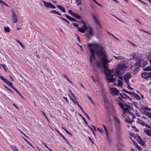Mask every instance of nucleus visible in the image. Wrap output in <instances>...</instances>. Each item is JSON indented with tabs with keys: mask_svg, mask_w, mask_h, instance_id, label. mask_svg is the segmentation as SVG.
Listing matches in <instances>:
<instances>
[{
	"mask_svg": "<svg viewBox=\"0 0 151 151\" xmlns=\"http://www.w3.org/2000/svg\"><path fill=\"white\" fill-rule=\"evenodd\" d=\"M93 47L95 48H90V52L94 60H96L95 54L99 59L100 61H97L96 65L99 68L103 67L104 68L103 72L106 76H122L124 74V71L127 68V67L124 64L118 65L115 69H108L107 65L109 61L106 59L107 55L104 48L96 43L93 44Z\"/></svg>",
	"mask_w": 151,
	"mask_h": 151,
	"instance_id": "nucleus-1",
	"label": "nucleus"
},
{
	"mask_svg": "<svg viewBox=\"0 0 151 151\" xmlns=\"http://www.w3.org/2000/svg\"><path fill=\"white\" fill-rule=\"evenodd\" d=\"M0 78L5 83L7 84L9 86L12 87L13 89H14L16 92L19 94L23 98V96L12 85V83L10 81H9L7 79L4 78L3 76H0Z\"/></svg>",
	"mask_w": 151,
	"mask_h": 151,
	"instance_id": "nucleus-2",
	"label": "nucleus"
},
{
	"mask_svg": "<svg viewBox=\"0 0 151 151\" xmlns=\"http://www.w3.org/2000/svg\"><path fill=\"white\" fill-rule=\"evenodd\" d=\"M142 60L141 59H138V61L135 63V67L136 69H134L133 71L134 74L135 75V73L138 71V69L141 67Z\"/></svg>",
	"mask_w": 151,
	"mask_h": 151,
	"instance_id": "nucleus-3",
	"label": "nucleus"
},
{
	"mask_svg": "<svg viewBox=\"0 0 151 151\" xmlns=\"http://www.w3.org/2000/svg\"><path fill=\"white\" fill-rule=\"evenodd\" d=\"M92 19L93 21L96 23L98 25H99L100 27L102 28V27L101 25V23L99 22L98 18L96 15L93 14H92Z\"/></svg>",
	"mask_w": 151,
	"mask_h": 151,
	"instance_id": "nucleus-4",
	"label": "nucleus"
},
{
	"mask_svg": "<svg viewBox=\"0 0 151 151\" xmlns=\"http://www.w3.org/2000/svg\"><path fill=\"white\" fill-rule=\"evenodd\" d=\"M106 76V79L108 83H113L115 80L116 77L115 76Z\"/></svg>",
	"mask_w": 151,
	"mask_h": 151,
	"instance_id": "nucleus-5",
	"label": "nucleus"
},
{
	"mask_svg": "<svg viewBox=\"0 0 151 151\" xmlns=\"http://www.w3.org/2000/svg\"><path fill=\"white\" fill-rule=\"evenodd\" d=\"M110 90L111 94L113 95H117L119 94V91L117 88H110Z\"/></svg>",
	"mask_w": 151,
	"mask_h": 151,
	"instance_id": "nucleus-6",
	"label": "nucleus"
},
{
	"mask_svg": "<svg viewBox=\"0 0 151 151\" xmlns=\"http://www.w3.org/2000/svg\"><path fill=\"white\" fill-rule=\"evenodd\" d=\"M119 79L118 80L117 86H121L123 85L122 81L123 76H118Z\"/></svg>",
	"mask_w": 151,
	"mask_h": 151,
	"instance_id": "nucleus-7",
	"label": "nucleus"
},
{
	"mask_svg": "<svg viewBox=\"0 0 151 151\" xmlns=\"http://www.w3.org/2000/svg\"><path fill=\"white\" fill-rule=\"evenodd\" d=\"M65 17L69 20L72 21H74V22H80V21H78L74 18H73L72 17H71L70 16L66 14H65Z\"/></svg>",
	"mask_w": 151,
	"mask_h": 151,
	"instance_id": "nucleus-8",
	"label": "nucleus"
},
{
	"mask_svg": "<svg viewBox=\"0 0 151 151\" xmlns=\"http://www.w3.org/2000/svg\"><path fill=\"white\" fill-rule=\"evenodd\" d=\"M12 18L13 20V22L14 23H16L18 21L17 17L14 12L13 13Z\"/></svg>",
	"mask_w": 151,
	"mask_h": 151,
	"instance_id": "nucleus-9",
	"label": "nucleus"
},
{
	"mask_svg": "<svg viewBox=\"0 0 151 151\" xmlns=\"http://www.w3.org/2000/svg\"><path fill=\"white\" fill-rule=\"evenodd\" d=\"M137 138H138V143L140 144L142 146H145V143L141 139L140 137L138 135Z\"/></svg>",
	"mask_w": 151,
	"mask_h": 151,
	"instance_id": "nucleus-10",
	"label": "nucleus"
},
{
	"mask_svg": "<svg viewBox=\"0 0 151 151\" xmlns=\"http://www.w3.org/2000/svg\"><path fill=\"white\" fill-rule=\"evenodd\" d=\"M80 22H81L83 24H84V25H83L82 26V27H83V29L85 31V32L86 31H87L88 29V27L86 26V22H84V21L83 20H81L80 21Z\"/></svg>",
	"mask_w": 151,
	"mask_h": 151,
	"instance_id": "nucleus-11",
	"label": "nucleus"
},
{
	"mask_svg": "<svg viewBox=\"0 0 151 151\" xmlns=\"http://www.w3.org/2000/svg\"><path fill=\"white\" fill-rule=\"evenodd\" d=\"M124 80L127 83H129V81L131 76H123Z\"/></svg>",
	"mask_w": 151,
	"mask_h": 151,
	"instance_id": "nucleus-12",
	"label": "nucleus"
},
{
	"mask_svg": "<svg viewBox=\"0 0 151 151\" xmlns=\"http://www.w3.org/2000/svg\"><path fill=\"white\" fill-rule=\"evenodd\" d=\"M144 132L147 135L151 137V130L149 129H145Z\"/></svg>",
	"mask_w": 151,
	"mask_h": 151,
	"instance_id": "nucleus-13",
	"label": "nucleus"
},
{
	"mask_svg": "<svg viewBox=\"0 0 151 151\" xmlns=\"http://www.w3.org/2000/svg\"><path fill=\"white\" fill-rule=\"evenodd\" d=\"M56 6L63 13L65 12V9L64 7H63L61 5H56Z\"/></svg>",
	"mask_w": 151,
	"mask_h": 151,
	"instance_id": "nucleus-14",
	"label": "nucleus"
},
{
	"mask_svg": "<svg viewBox=\"0 0 151 151\" xmlns=\"http://www.w3.org/2000/svg\"><path fill=\"white\" fill-rule=\"evenodd\" d=\"M119 105L121 108L124 111V112H126V109L125 108V107H124V104L122 102H120L119 103Z\"/></svg>",
	"mask_w": 151,
	"mask_h": 151,
	"instance_id": "nucleus-15",
	"label": "nucleus"
},
{
	"mask_svg": "<svg viewBox=\"0 0 151 151\" xmlns=\"http://www.w3.org/2000/svg\"><path fill=\"white\" fill-rule=\"evenodd\" d=\"M122 91L124 92H125L126 93H128L131 96V97H132L133 95V93H134V92H131L130 91H127L126 89H123Z\"/></svg>",
	"mask_w": 151,
	"mask_h": 151,
	"instance_id": "nucleus-16",
	"label": "nucleus"
},
{
	"mask_svg": "<svg viewBox=\"0 0 151 151\" xmlns=\"http://www.w3.org/2000/svg\"><path fill=\"white\" fill-rule=\"evenodd\" d=\"M132 97H134L136 98L138 100H139L141 99V97L139 96V95L137 94H136L135 92L133 93Z\"/></svg>",
	"mask_w": 151,
	"mask_h": 151,
	"instance_id": "nucleus-17",
	"label": "nucleus"
},
{
	"mask_svg": "<svg viewBox=\"0 0 151 151\" xmlns=\"http://www.w3.org/2000/svg\"><path fill=\"white\" fill-rule=\"evenodd\" d=\"M42 1L44 4L45 6L47 8H49L50 6V2H46L44 1Z\"/></svg>",
	"mask_w": 151,
	"mask_h": 151,
	"instance_id": "nucleus-18",
	"label": "nucleus"
},
{
	"mask_svg": "<svg viewBox=\"0 0 151 151\" xmlns=\"http://www.w3.org/2000/svg\"><path fill=\"white\" fill-rule=\"evenodd\" d=\"M73 16L77 19H82L81 17L79 15L76 13H74L73 15Z\"/></svg>",
	"mask_w": 151,
	"mask_h": 151,
	"instance_id": "nucleus-19",
	"label": "nucleus"
},
{
	"mask_svg": "<svg viewBox=\"0 0 151 151\" xmlns=\"http://www.w3.org/2000/svg\"><path fill=\"white\" fill-rule=\"evenodd\" d=\"M90 30L89 31V33L91 36H92L93 35V29L91 27H89Z\"/></svg>",
	"mask_w": 151,
	"mask_h": 151,
	"instance_id": "nucleus-20",
	"label": "nucleus"
},
{
	"mask_svg": "<svg viewBox=\"0 0 151 151\" xmlns=\"http://www.w3.org/2000/svg\"><path fill=\"white\" fill-rule=\"evenodd\" d=\"M137 119L138 120V123L142 125L143 126H145V123L144 122L142 121V120L139 119V118H137Z\"/></svg>",
	"mask_w": 151,
	"mask_h": 151,
	"instance_id": "nucleus-21",
	"label": "nucleus"
},
{
	"mask_svg": "<svg viewBox=\"0 0 151 151\" xmlns=\"http://www.w3.org/2000/svg\"><path fill=\"white\" fill-rule=\"evenodd\" d=\"M78 30L82 33H84L85 32V31L82 27H79L78 28Z\"/></svg>",
	"mask_w": 151,
	"mask_h": 151,
	"instance_id": "nucleus-22",
	"label": "nucleus"
},
{
	"mask_svg": "<svg viewBox=\"0 0 151 151\" xmlns=\"http://www.w3.org/2000/svg\"><path fill=\"white\" fill-rule=\"evenodd\" d=\"M50 12L52 13H53L55 14H56L60 16H61L62 14L59 13L58 12L55 10H52L50 11Z\"/></svg>",
	"mask_w": 151,
	"mask_h": 151,
	"instance_id": "nucleus-23",
	"label": "nucleus"
},
{
	"mask_svg": "<svg viewBox=\"0 0 151 151\" xmlns=\"http://www.w3.org/2000/svg\"><path fill=\"white\" fill-rule=\"evenodd\" d=\"M151 76V72H144L142 73L141 76Z\"/></svg>",
	"mask_w": 151,
	"mask_h": 151,
	"instance_id": "nucleus-24",
	"label": "nucleus"
},
{
	"mask_svg": "<svg viewBox=\"0 0 151 151\" xmlns=\"http://www.w3.org/2000/svg\"><path fill=\"white\" fill-rule=\"evenodd\" d=\"M114 58L117 60H122L124 59V58L121 56H114Z\"/></svg>",
	"mask_w": 151,
	"mask_h": 151,
	"instance_id": "nucleus-25",
	"label": "nucleus"
},
{
	"mask_svg": "<svg viewBox=\"0 0 151 151\" xmlns=\"http://www.w3.org/2000/svg\"><path fill=\"white\" fill-rule=\"evenodd\" d=\"M11 146L12 148V150L14 151H19V150L17 149V147L16 146L11 145Z\"/></svg>",
	"mask_w": 151,
	"mask_h": 151,
	"instance_id": "nucleus-26",
	"label": "nucleus"
},
{
	"mask_svg": "<svg viewBox=\"0 0 151 151\" xmlns=\"http://www.w3.org/2000/svg\"><path fill=\"white\" fill-rule=\"evenodd\" d=\"M0 4L2 5H5L8 7H9L7 4L4 1L1 0L0 1Z\"/></svg>",
	"mask_w": 151,
	"mask_h": 151,
	"instance_id": "nucleus-27",
	"label": "nucleus"
},
{
	"mask_svg": "<svg viewBox=\"0 0 151 151\" xmlns=\"http://www.w3.org/2000/svg\"><path fill=\"white\" fill-rule=\"evenodd\" d=\"M4 30L6 32H9L10 31V28L8 27H4Z\"/></svg>",
	"mask_w": 151,
	"mask_h": 151,
	"instance_id": "nucleus-28",
	"label": "nucleus"
},
{
	"mask_svg": "<svg viewBox=\"0 0 151 151\" xmlns=\"http://www.w3.org/2000/svg\"><path fill=\"white\" fill-rule=\"evenodd\" d=\"M59 18L61 19H62V20H63L64 22H65L66 23H67L68 24H70L68 20H67V19H65L64 18L62 17H59Z\"/></svg>",
	"mask_w": 151,
	"mask_h": 151,
	"instance_id": "nucleus-29",
	"label": "nucleus"
},
{
	"mask_svg": "<svg viewBox=\"0 0 151 151\" xmlns=\"http://www.w3.org/2000/svg\"><path fill=\"white\" fill-rule=\"evenodd\" d=\"M137 148L138 150L139 151H140L142 150V148L137 144V143L136 144L134 145Z\"/></svg>",
	"mask_w": 151,
	"mask_h": 151,
	"instance_id": "nucleus-30",
	"label": "nucleus"
},
{
	"mask_svg": "<svg viewBox=\"0 0 151 151\" xmlns=\"http://www.w3.org/2000/svg\"><path fill=\"white\" fill-rule=\"evenodd\" d=\"M114 120L119 124H121V122L119 119L116 117H114Z\"/></svg>",
	"mask_w": 151,
	"mask_h": 151,
	"instance_id": "nucleus-31",
	"label": "nucleus"
},
{
	"mask_svg": "<svg viewBox=\"0 0 151 151\" xmlns=\"http://www.w3.org/2000/svg\"><path fill=\"white\" fill-rule=\"evenodd\" d=\"M57 132L58 133L63 137V138L65 141H67V140L65 138V137L58 130H56Z\"/></svg>",
	"mask_w": 151,
	"mask_h": 151,
	"instance_id": "nucleus-32",
	"label": "nucleus"
},
{
	"mask_svg": "<svg viewBox=\"0 0 151 151\" xmlns=\"http://www.w3.org/2000/svg\"><path fill=\"white\" fill-rule=\"evenodd\" d=\"M22 138L24 140L26 141L31 147H33L34 149H35L34 147L32 146V145L26 139L24 138L23 137H22Z\"/></svg>",
	"mask_w": 151,
	"mask_h": 151,
	"instance_id": "nucleus-33",
	"label": "nucleus"
},
{
	"mask_svg": "<svg viewBox=\"0 0 151 151\" xmlns=\"http://www.w3.org/2000/svg\"><path fill=\"white\" fill-rule=\"evenodd\" d=\"M103 127L104 128V130L105 131V132L106 133V135H107L108 134V133L106 127L105 125L104 124H103Z\"/></svg>",
	"mask_w": 151,
	"mask_h": 151,
	"instance_id": "nucleus-34",
	"label": "nucleus"
},
{
	"mask_svg": "<svg viewBox=\"0 0 151 151\" xmlns=\"http://www.w3.org/2000/svg\"><path fill=\"white\" fill-rule=\"evenodd\" d=\"M145 71H149L151 70V68L150 66H148L144 69Z\"/></svg>",
	"mask_w": 151,
	"mask_h": 151,
	"instance_id": "nucleus-35",
	"label": "nucleus"
},
{
	"mask_svg": "<svg viewBox=\"0 0 151 151\" xmlns=\"http://www.w3.org/2000/svg\"><path fill=\"white\" fill-rule=\"evenodd\" d=\"M119 95H120V96H121V97L123 99H127V96L124 95L123 94V93H119Z\"/></svg>",
	"mask_w": 151,
	"mask_h": 151,
	"instance_id": "nucleus-36",
	"label": "nucleus"
},
{
	"mask_svg": "<svg viewBox=\"0 0 151 151\" xmlns=\"http://www.w3.org/2000/svg\"><path fill=\"white\" fill-rule=\"evenodd\" d=\"M125 121H126L128 123H129L130 124H132V122L134 121V120H132L131 121H129L128 119H126Z\"/></svg>",
	"mask_w": 151,
	"mask_h": 151,
	"instance_id": "nucleus-37",
	"label": "nucleus"
},
{
	"mask_svg": "<svg viewBox=\"0 0 151 151\" xmlns=\"http://www.w3.org/2000/svg\"><path fill=\"white\" fill-rule=\"evenodd\" d=\"M106 136L108 139L107 142L109 144H110L111 143V140L109 137V134L106 135Z\"/></svg>",
	"mask_w": 151,
	"mask_h": 151,
	"instance_id": "nucleus-38",
	"label": "nucleus"
},
{
	"mask_svg": "<svg viewBox=\"0 0 151 151\" xmlns=\"http://www.w3.org/2000/svg\"><path fill=\"white\" fill-rule=\"evenodd\" d=\"M17 42L19 44V45H21V46L23 47V48H24L25 47L24 45L22 44V43L19 40H17Z\"/></svg>",
	"mask_w": 151,
	"mask_h": 151,
	"instance_id": "nucleus-39",
	"label": "nucleus"
},
{
	"mask_svg": "<svg viewBox=\"0 0 151 151\" xmlns=\"http://www.w3.org/2000/svg\"><path fill=\"white\" fill-rule=\"evenodd\" d=\"M87 126L91 130V131H92L93 134L95 136L96 134H95V132H94L93 130V129L91 127H90L89 125H88Z\"/></svg>",
	"mask_w": 151,
	"mask_h": 151,
	"instance_id": "nucleus-40",
	"label": "nucleus"
},
{
	"mask_svg": "<svg viewBox=\"0 0 151 151\" xmlns=\"http://www.w3.org/2000/svg\"><path fill=\"white\" fill-rule=\"evenodd\" d=\"M145 112H146V114H144V115L147 116L148 117L150 116V115L151 114V113H150L149 112L147 111H145Z\"/></svg>",
	"mask_w": 151,
	"mask_h": 151,
	"instance_id": "nucleus-41",
	"label": "nucleus"
},
{
	"mask_svg": "<svg viewBox=\"0 0 151 151\" xmlns=\"http://www.w3.org/2000/svg\"><path fill=\"white\" fill-rule=\"evenodd\" d=\"M144 109L145 110H147L151 111V109L147 106H145L144 107Z\"/></svg>",
	"mask_w": 151,
	"mask_h": 151,
	"instance_id": "nucleus-42",
	"label": "nucleus"
},
{
	"mask_svg": "<svg viewBox=\"0 0 151 151\" xmlns=\"http://www.w3.org/2000/svg\"><path fill=\"white\" fill-rule=\"evenodd\" d=\"M137 104H138V103H137L136 102L133 101L132 103V104H131L132 105H133V104H134L135 106L137 108Z\"/></svg>",
	"mask_w": 151,
	"mask_h": 151,
	"instance_id": "nucleus-43",
	"label": "nucleus"
},
{
	"mask_svg": "<svg viewBox=\"0 0 151 151\" xmlns=\"http://www.w3.org/2000/svg\"><path fill=\"white\" fill-rule=\"evenodd\" d=\"M87 96L88 97V98L90 100L91 102L93 104H95L94 103L92 100V99L91 97H90L88 95H87Z\"/></svg>",
	"mask_w": 151,
	"mask_h": 151,
	"instance_id": "nucleus-44",
	"label": "nucleus"
},
{
	"mask_svg": "<svg viewBox=\"0 0 151 151\" xmlns=\"http://www.w3.org/2000/svg\"><path fill=\"white\" fill-rule=\"evenodd\" d=\"M127 87L128 88L129 90H133L134 88H132L131 86L129 85V84H128L127 86Z\"/></svg>",
	"mask_w": 151,
	"mask_h": 151,
	"instance_id": "nucleus-45",
	"label": "nucleus"
},
{
	"mask_svg": "<svg viewBox=\"0 0 151 151\" xmlns=\"http://www.w3.org/2000/svg\"><path fill=\"white\" fill-rule=\"evenodd\" d=\"M49 8L52 9H55V6L50 3Z\"/></svg>",
	"mask_w": 151,
	"mask_h": 151,
	"instance_id": "nucleus-46",
	"label": "nucleus"
},
{
	"mask_svg": "<svg viewBox=\"0 0 151 151\" xmlns=\"http://www.w3.org/2000/svg\"><path fill=\"white\" fill-rule=\"evenodd\" d=\"M142 78H144L146 79H148L149 78H150L151 77V76H142Z\"/></svg>",
	"mask_w": 151,
	"mask_h": 151,
	"instance_id": "nucleus-47",
	"label": "nucleus"
},
{
	"mask_svg": "<svg viewBox=\"0 0 151 151\" xmlns=\"http://www.w3.org/2000/svg\"><path fill=\"white\" fill-rule=\"evenodd\" d=\"M0 65H1L2 67H3V68L4 69V70L6 72L7 69L6 68L5 65L4 64H3V65L0 64Z\"/></svg>",
	"mask_w": 151,
	"mask_h": 151,
	"instance_id": "nucleus-48",
	"label": "nucleus"
},
{
	"mask_svg": "<svg viewBox=\"0 0 151 151\" xmlns=\"http://www.w3.org/2000/svg\"><path fill=\"white\" fill-rule=\"evenodd\" d=\"M124 105V106H126L127 107H125V108L126 109V112L128 110V107H129V106L127 104H126L125 103Z\"/></svg>",
	"mask_w": 151,
	"mask_h": 151,
	"instance_id": "nucleus-49",
	"label": "nucleus"
},
{
	"mask_svg": "<svg viewBox=\"0 0 151 151\" xmlns=\"http://www.w3.org/2000/svg\"><path fill=\"white\" fill-rule=\"evenodd\" d=\"M123 95H124V96H127V98H128L129 99V100H130V101H132V99H131V98H130V97H129L128 96H127V94H125V93H123Z\"/></svg>",
	"mask_w": 151,
	"mask_h": 151,
	"instance_id": "nucleus-50",
	"label": "nucleus"
},
{
	"mask_svg": "<svg viewBox=\"0 0 151 151\" xmlns=\"http://www.w3.org/2000/svg\"><path fill=\"white\" fill-rule=\"evenodd\" d=\"M68 12L72 16H73V14H74L75 13L73 12L70 9H69L68 11Z\"/></svg>",
	"mask_w": 151,
	"mask_h": 151,
	"instance_id": "nucleus-51",
	"label": "nucleus"
},
{
	"mask_svg": "<svg viewBox=\"0 0 151 151\" xmlns=\"http://www.w3.org/2000/svg\"><path fill=\"white\" fill-rule=\"evenodd\" d=\"M147 63V62L146 61H144V62H143V64L142 65V66L141 67H144L145 66V65H146V64Z\"/></svg>",
	"mask_w": 151,
	"mask_h": 151,
	"instance_id": "nucleus-52",
	"label": "nucleus"
},
{
	"mask_svg": "<svg viewBox=\"0 0 151 151\" xmlns=\"http://www.w3.org/2000/svg\"><path fill=\"white\" fill-rule=\"evenodd\" d=\"M82 118L83 119V120H84V121L85 122V123L86 124L87 126H88V122H87L86 120L85 119L83 116H82Z\"/></svg>",
	"mask_w": 151,
	"mask_h": 151,
	"instance_id": "nucleus-53",
	"label": "nucleus"
},
{
	"mask_svg": "<svg viewBox=\"0 0 151 151\" xmlns=\"http://www.w3.org/2000/svg\"><path fill=\"white\" fill-rule=\"evenodd\" d=\"M62 128H63V129H64L65 131L68 134H69L71 136H72V134L70 133V132H69L66 129H65L63 127H62Z\"/></svg>",
	"mask_w": 151,
	"mask_h": 151,
	"instance_id": "nucleus-54",
	"label": "nucleus"
},
{
	"mask_svg": "<svg viewBox=\"0 0 151 151\" xmlns=\"http://www.w3.org/2000/svg\"><path fill=\"white\" fill-rule=\"evenodd\" d=\"M97 129L101 133H102L103 132V130L102 129H100L99 128H97Z\"/></svg>",
	"mask_w": 151,
	"mask_h": 151,
	"instance_id": "nucleus-55",
	"label": "nucleus"
},
{
	"mask_svg": "<svg viewBox=\"0 0 151 151\" xmlns=\"http://www.w3.org/2000/svg\"><path fill=\"white\" fill-rule=\"evenodd\" d=\"M93 44L91 43H89L88 45V46L89 47H91V48H92L91 47H93Z\"/></svg>",
	"mask_w": 151,
	"mask_h": 151,
	"instance_id": "nucleus-56",
	"label": "nucleus"
},
{
	"mask_svg": "<svg viewBox=\"0 0 151 151\" xmlns=\"http://www.w3.org/2000/svg\"><path fill=\"white\" fill-rule=\"evenodd\" d=\"M65 78L71 84H72V82L69 80V78L67 77V76H64Z\"/></svg>",
	"mask_w": 151,
	"mask_h": 151,
	"instance_id": "nucleus-57",
	"label": "nucleus"
},
{
	"mask_svg": "<svg viewBox=\"0 0 151 151\" xmlns=\"http://www.w3.org/2000/svg\"><path fill=\"white\" fill-rule=\"evenodd\" d=\"M84 114H85L86 116L88 118V119L89 120H91V118H90V117L86 113H84Z\"/></svg>",
	"mask_w": 151,
	"mask_h": 151,
	"instance_id": "nucleus-58",
	"label": "nucleus"
},
{
	"mask_svg": "<svg viewBox=\"0 0 151 151\" xmlns=\"http://www.w3.org/2000/svg\"><path fill=\"white\" fill-rule=\"evenodd\" d=\"M93 1H94L97 5L100 6L101 7L102 6L98 2H97L95 0H93Z\"/></svg>",
	"mask_w": 151,
	"mask_h": 151,
	"instance_id": "nucleus-59",
	"label": "nucleus"
},
{
	"mask_svg": "<svg viewBox=\"0 0 151 151\" xmlns=\"http://www.w3.org/2000/svg\"><path fill=\"white\" fill-rule=\"evenodd\" d=\"M72 23H73V25L76 27H78L79 26V25L78 24H77L74 22H73Z\"/></svg>",
	"mask_w": 151,
	"mask_h": 151,
	"instance_id": "nucleus-60",
	"label": "nucleus"
},
{
	"mask_svg": "<svg viewBox=\"0 0 151 151\" xmlns=\"http://www.w3.org/2000/svg\"><path fill=\"white\" fill-rule=\"evenodd\" d=\"M78 106L81 109V110L82 111V112L84 114L86 112H85V111H84V110H83L82 108V107L80 105H79V106Z\"/></svg>",
	"mask_w": 151,
	"mask_h": 151,
	"instance_id": "nucleus-61",
	"label": "nucleus"
},
{
	"mask_svg": "<svg viewBox=\"0 0 151 151\" xmlns=\"http://www.w3.org/2000/svg\"><path fill=\"white\" fill-rule=\"evenodd\" d=\"M145 127H147V128L151 129V127L150 126H149L147 124H145Z\"/></svg>",
	"mask_w": 151,
	"mask_h": 151,
	"instance_id": "nucleus-62",
	"label": "nucleus"
},
{
	"mask_svg": "<svg viewBox=\"0 0 151 151\" xmlns=\"http://www.w3.org/2000/svg\"><path fill=\"white\" fill-rule=\"evenodd\" d=\"M90 63H92L93 60L91 58V55L90 56Z\"/></svg>",
	"mask_w": 151,
	"mask_h": 151,
	"instance_id": "nucleus-63",
	"label": "nucleus"
},
{
	"mask_svg": "<svg viewBox=\"0 0 151 151\" xmlns=\"http://www.w3.org/2000/svg\"><path fill=\"white\" fill-rule=\"evenodd\" d=\"M133 119H135L136 118V116L135 114H132V115H131Z\"/></svg>",
	"mask_w": 151,
	"mask_h": 151,
	"instance_id": "nucleus-64",
	"label": "nucleus"
}]
</instances>
